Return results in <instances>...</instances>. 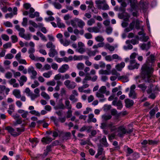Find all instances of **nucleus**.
<instances>
[{
	"mask_svg": "<svg viewBox=\"0 0 160 160\" xmlns=\"http://www.w3.org/2000/svg\"><path fill=\"white\" fill-rule=\"evenodd\" d=\"M141 76L146 82L149 83L154 82L155 81L151 78V74L153 72V69L147 64L143 65L141 68Z\"/></svg>",
	"mask_w": 160,
	"mask_h": 160,
	"instance_id": "1",
	"label": "nucleus"
},
{
	"mask_svg": "<svg viewBox=\"0 0 160 160\" xmlns=\"http://www.w3.org/2000/svg\"><path fill=\"white\" fill-rule=\"evenodd\" d=\"M135 52H133L130 56V65L128 66V68L130 70H132L135 69H138L140 66V64L136 62L135 59L137 56Z\"/></svg>",
	"mask_w": 160,
	"mask_h": 160,
	"instance_id": "2",
	"label": "nucleus"
},
{
	"mask_svg": "<svg viewBox=\"0 0 160 160\" xmlns=\"http://www.w3.org/2000/svg\"><path fill=\"white\" fill-rule=\"evenodd\" d=\"M149 3L148 1H142V0L139 2V7L143 12H146L148 8Z\"/></svg>",
	"mask_w": 160,
	"mask_h": 160,
	"instance_id": "3",
	"label": "nucleus"
},
{
	"mask_svg": "<svg viewBox=\"0 0 160 160\" xmlns=\"http://www.w3.org/2000/svg\"><path fill=\"white\" fill-rule=\"evenodd\" d=\"M64 84L68 89H74L76 86V83L75 82H71L68 80H66L64 82Z\"/></svg>",
	"mask_w": 160,
	"mask_h": 160,
	"instance_id": "4",
	"label": "nucleus"
},
{
	"mask_svg": "<svg viewBox=\"0 0 160 160\" xmlns=\"http://www.w3.org/2000/svg\"><path fill=\"white\" fill-rule=\"evenodd\" d=\"M5 129L7 130L9 133L12 136L16 137L19 135V133H17L15 132V129L12 127L8 126L5 127Z\"/></svg>",
	"mask_w": 160,
	"mask_h": 160,
	"instance_id": "5",
	"label": "nucleus"
},
{
	"mask_svg": "<svg viewBox=\"0 0 160 160\" xmlns=\"http://www.w3.org/2000/svg\"><path fill=\"white\" fill-rule=\"evenodd\" d=\"M55 139V138L53 139L51 137L47 136L46 137H43L42 138L41 141L43 144H48L51 142L52 140Z\"/></svg>",
	"mask_w": 160,
	"mask_h": 160,
	"instance_id": "6",
	"label": "nucleus"
},
{
	"mask_svg": "<svg viewBox=\"0 0 160 160\" xmlns=\"http://www.w3.org/2000/svg\"><path fill=\"white\" fill-rule=\"evenodd\" d=\"M130 3L131 8L132 11H136L138 6L137 5V1L136 0H129Z\"/></svg>",
	"mask_w": 160,
	"mask_h": 160,
	"instance_id": "7",
	"label": "nucleus"
},
{
	"mask_svg": "<svg viewBox=\"0 0 160 160\" xmlns=\"http://www.w3.org/2000/svg\"><path fill=\"white\" fill-rule=\"evenodd\" d=\"M98 153L95 156L96 158H98L99 156L100 155H102L104 152V149L102 148V146L101 144H99L98 145Z\"/></svg>",
	"mask_w": 160,
	"mask_h": 160,
	"instance_id": "8",
	"label": "nucleus"
},
{
	"mask_svg": "<svg viewBox=\"0 0 160 160\" xmlns=\"http://www.w3.org/2000/svg\"><path fill=\"white\" fill-rule=\"evenodd\" d=\"M69 68V67L68 64H64L58 69V71L59 72L63 73L65 72Z\"/></svg>",
	"mask_w": 160,
	"mask_h": 160,
	"instance_id": "9",
	"label": "nucleus"
},
{
	"mask_svg": "<svg viewBox=\"0 0 160 160\" xmlns=\"http://www.w3.org/2000/svg\"><path fill=\"white\" fill-rule=\"evenodd\" d=\"M124 150L126 152V155L127 156H129L130 154L133 153V149L130 148L127 146H124Z\"/></svg>",
	"mask_w": 160,
	"mask_h": 160,
	"instance_id": "10",
	"label": "nucleus"
},
{
	"mask_svg": "<svg viewBox=\"0 0 160 160\" xmlns=\"http://www.w3.org/2000/svg\"><path fill=\"white\" fill-rule=\"evenodd\" d=\"M128 76L129 75L120 76L118 77V80H121L123 82H127L129 80Z\"/></svg>",
	"mask_w": 160,
	"mask_h": 160,
	"instance_id": "11",
	"label": "nucleus"
},
{
	"mask_svg": "<svg viewBox=\"0 0 160 160\" xmlns=\"http://www.w3.org/2000/svg\"><path fill=\"white\" fill-rule=\"evenodd\" d=\"M125 106L127 108H129L132 106L134 104V102L132 100L129 99H127L125 100Z\"/></svg>",
	"mask_w": 160,
	"mask_h": 160,
	"instance_id": "12",
	"label": "nucleus"
},
{
	"mask_svg": "<svg viewBox=\"0 0 160 160\" xmlns=\"http://www.w3.org/2000/svg\"><path fill=\"white\" fill-rule=\"evenodd\" d=\"M139 157L138 153L135 152L128 158V160H136Z\"/></svg>",
	"mask_w": 160,
	"mask_h": 160,
	"instance_id": "13",
	"label": "nucleus"
},
{
	"mask_svg": "<svg viewBox=\"0 0 160 160\" xmlns=\"http://www.w3.org/2000/svg\"><path fill=\"white\" fill-rule=\"evenodd\" d=\"M58 54V52L55 50V48H50L48 55L50 57L53 58L54 56Z\"/></svg>",
	"mask_w": 160,
	"mask_h": 160,
	"instance_id": "14",
	"label": "nucleus"
},
{
	"mask_svg": "<svg viewBox=\"0 0 160 160\" xmlns=\"http://www.w3.org/2000/svg\"><path fill=\"white\" fill-rule=\"evenodd\" d=\"M100 142L105 147H108L109 146V144L107 141L106 137L105 136H104L100 140Z\"/></svg>",
	"mask_w": 160,
	"mask_h": 160,
	"instance_id": "15",
	"label": "nucleus"
},
{
	"mask_svg": "<svg viewBox=\"0 0 160 160\" xmlns=\"http://www.w3.org/2000/svg\"><path fill=\"white\" fill-rule=\"evenodd\" d=\"M94 115L93 114L91 113L88 115V118L87 120V122L89 123L91 122H96L97 121L96 118H93Z\"/></svg>",
	"mask_w": 160,
	"mask_h": 160,
	"instance_id": "16",
	"label": "nucleus"
},
{
	"mask_svg": "<svg viewBox=\"0 0 160 160\" xmlns=\"http://www.w3.org/2000/svg\"><path fill=\"white\" fill-rule=\"evenodd\" d=\"M112 122L109 123H108L106 122H103L101 124V128L102 129H106V128H109L112 126Z\"/></svg>",
	"mask_w": 160,
	"mask_h": 160,
	"instance_id": "17",
	"label": "nucleus"
},
{
	"mask_svg": "<svg viewBox=\"0 0 160 160\" xmlns=\"http://www.w3.org/2000/svg\"><path fill=\"white\" fill-rule=\"evenodd\" d=\"M125 65V63L122 62L118 64L116 66V68L118 71H121Z\"/></svg>",
	"mask_w": 160,
	"mask_h": 160,
	"instance_id": "18",
	"label": "nucleus"
},
{
	"mask_svg": "<svg viewBox=\"0 0 160 160\" xmlns=\"http://www.w3.org/2000/svg\"><path fill=\"white\" fill-rule=\"evenodd\" d=\"M29 141L32 143V146L33 148L35 147L36 145V144L38 142V141L36 138L33 139L30 138L29 139Z\"/></svg>",
	"mask_w": 160,
	"mask_h": 160,
	"instance_id": "19",
	"label": "nucleus"
},
{
	"mask_svg": "<svg viewBox=\"0 0 160 160\" xmlns=\"http://www.w3.org/2000/svg\"><path fill=\"white\" fill-rule=\"evenodd\" d=\"M52 147L51 145H48L46 147V149L44 150V152L43 153V154L45 156H47L48 155V152L51 151Z\"/></svg>",
	"mask_w": 160,
	"mask_h": 160,
	"instance_id": "20",
	"label": "nucleus"
},
{
	"mask_svg": "<svg viewBox=\"0 0 160 160\" xmlns=\"http://www.w3.org/2000/svg\"><path fill=\"white\" fill-rule=\"evenodd\" d=\"M13 94L17 98H19L21 97L20 92L19 90L15 89L13 91Z\"/></svg>",
	"mask_w": 160,
	"mask_h": 160,
	"instance_id": "21",
	"label": "nucleus"
},
{
	"mask_svg": "<svg viewBox=\"0 0 160 160\" xmlns=\"http://www.w3.org/2000/svg\"><path fill=\"white\" fill-rule=\"evenodd\" d=\"M129 96L133 99H135L137 98V94L135 91H131L129 93Z\"/></svg>",
	"mask_w": 160,
	"mask_h": 160,
	"instance_id": "22",
	"label": "nucleus"
},
{
	"mask_svg": "<svg viewBox=\"0 0 160 160\" xmlns=\"http://www.w3.org/2000/svg\"><path fill=\"white\" fill-rule=\"evenodd\" d=\"M112 116L110 115L104 114L102 116V118L103 121H106L110 120L112 118Z\"/></svg>",
	"mask_w": 160,
	"mask_h": 160,
	"instance_id": "23",
	"label": "nucleus"
},
{
	"mask_svg": "<svg viewBox=\"0 0 160 160\" xmlns=\"http://www.w3.org/2000/svg\"><path fill=\"white\" fill-rule=\"evenodd\" d=\"M57 24L58 27L59 28H64L65 27V24L60 22V19L59 18H57Z\"/></svg>",
	"mask_w": 160,
	"mask_h": 160,
	"instance_id": "24",
	"label": "nucleus"
},
{
	"mask_svg": "<svg viewBox=\"0 0 160 160\" xmlns=\"http://www.w3.org/2000/svg\"><path fill=\"white\" fill-rule=\"evenodd\" d=\"M71 136V134L70 132H67L65 133L62 136V138L63 140H67Z\"/></svg>",
	"mask_w": 160,
	"mask_h": 160,
	"instance_id": "25",
	"label": "nucleus"
},
{
	"mask_svg": "<svg viewBox=\"0 0 160 160\" xmlns=\"http://www.w3.org/2000/svg\"><path fill=\"white\" fill-rule=\"evenodd\" d=\"M112 145L115 146L114 150L119 151L120 149V147L118 145V142L116 141H114L112 143Z\"/></svg>",
	"mask_w": 160,
	"mask_h": 160,
	"instance_id": "26",
	"label": "nucleus"
},
{
	"mask_svg": "<svg viewBox=\"0 0 160 160\" xmlns=\"http://www.w3.org/2000/svg\"><path fill=\"white\" fill-rule=\"evenodd\" d=\"M79 21L78 18H75L74 20H71V24L72 26L74 28H77V26L75 22H78Z\"/></svg>",
	"mask_w": 160,
	"mask_h": 160,
	"instance_id": "27",
	"label": "nucleus"
},
{
	"mask_svg": "<svg viewBox=\"0 0 160 160\" xmlns=\"http://www.w3.org/2000/svg\"><path fill=\"white\" fill-rule=\"evenodd\" d=\"M46 47L48 48H55V46L53 44L52 42H48L46 44Z\"/></svg>",
	"mask_w": 160,
	"mask_h": 160,
	"instance_id": "28",
	"label": "nucleus"
},
{
	"mask_svg": "<svg viewBox=\"0 0 160 160\" xmlns=\"http://www.w3.org/2000/svg\"><path fill=\"white\" fill-rule=\"evenodd\" d=\"M121 131L123 134H125L127 133V131L123 126H121L118 128V132Z\"/></svg>",
	"mask_w": 160,
	"mask_h": 160,
	"instance_id": "29",
	"label": "nucleus"
},
{
	"mask_svg": "<svg viewBox=\"0 0 160 160\" xmlns=\"http://www.w3.org/2000/svg\"><path fill=\"white\" fill-rule=\"evenodd\" d=\"M65 104L66 108L68 109H71L72 106L70 104V102L68 100H66L65 101Z\"/></svg>",
	"mask_w": 160,
	"mask_h": 160,
	"instance_id": "30",
	"label": "nucleus"
},
{
	"mask_svg": "<svg viewBox=\"0 0 160 160\" xmlns=\"http://www.w3.org/2000/svg\"><path fill=\"white\" fill-rule=\"evenodd\" d=\"M156 108V111H158V110L157 107H156L154 108H153L149 112V113L150 115V116L152 117L154 116L155 114V113L156 111L155 108Z\"/></svg>",
	"mask_w": 160,
	"mask_h": 160,
	"instance_id": "31",
	"label": "nucleus"
},
{
	"mask_svg": "<svg viewBox=\"0 0 160 160\" xmlns=\"http://www.w3.org/2000/svg\"><path fill=\"white\" fill-rule=\"evenodd\" d=\"M78 22V27L81 28H82L85 25V22L81 20H79V21Z\"/></svg>",
	"mask_w": 160,
	"mask_h": 160,
	"instance_id": "32",
	"label": "nucleus"
},
{
	"mask_svg": "<svg viewBox=\"0 0 160 160\" xmlns=\"http://www.w3.org/2000/svg\"><path fill=\"white\" fill-rule=\"evenodd\" d=\"M138 87L141 88L143 92L145 91L147 88V86H146L144 83H142L138 85Z\"/></svg>",
	"mask_w": 160,
	"mask_h": 160,
	"instance_id": "33",
	"label": "nucleus"
},
{
	"mask_svg": "<svg viewBox=\"0 0 160 160\" xmlns=\"http://www.w3.org/2000/svg\"><path fill=\"white\" fill-rule=\"evenodd\" d=\"M55 108L56 109H64L66 108V107L62 102H61L58 105V107H56Z\"/></svg>",
	"mask_w": 160,
	"mask_h": 160,
	"instance_id": "34",
	"label": "nucleus"
},
{
	"mask_svg": "<svg viewBox=\"0 0 160 160\" xmlns=\"http://www.w3.org/2000/svg\"><path fill=\"white\" fill-rule=\"evenodd\" d=\"M69 99L72 101V102L74 103L77 102L78 101V99L75 98V96L72 94L71 95L69 98Z\"/></svg>",
	"mask_w": 160,
	"mask_h": 160,
	"instance_id": "35",
	"label": "nucleus"
},
{
	"mask_svg": "<svg viewBox=\"0 0 160 160\" xmlns=\"http://www.w3.org/2000/svg\"><path fill=\"white\" fill-rule=\"evenodd\" d=\"M106 91V88L105 86H102L99 89L98 92L102 93L104 94Z\"/></svg>",
	"mask_w": 160,
	"mask_h": 160,
	"instance_id": "36",
	"label": "nucleus"
},
{
	"mask_svg": "<svg viewBox=\"0 0 160 160\" xmlns=\"http://www.w3.org/2000/svg\"><path fill=\"white\" fill-rule=\"evenodd\" d=\"M41 95L46 99L48 100L50 98L49 95L47 94L45 92H42L41 93Z\"/></svg>",
	"mask_w": 160,
	"mask_h": 160,
	"instance_id": "37",
	"label": "nucleus"
},
{
	"mask_svg": "<svg viewBox=\"0 0 160 160\" xmlns=\"http://www.w3.org/2000/svg\"><path fill=\"white\" fill-rule=\"evenodd\" d=\"M95 40L98 42H102L104 41V39L102 36H98L95 38Z\"/></svg>",
	"mask_w": 160,
	"mask_h": 160,
	"instance_id": "38",
	"label": "nucleus"
},
{
	"mask_svg": "<svg viewBox=\"0 0 160 160\" xmlns=\"http://www.w3.org/2000/svg\"><path fill=\"white\" fill-rule=\"evenodd\" d=\"M53 5L57 9H59L62 8L61 5L58 2H54L53 3Z\"/></svg>",
	"mask_w": 160,
	"mask_h": 160,
	"instance_id": "39",
	"label": "nucleus"
},
{
	"mask_svg": "<svg viewBox=\"0 0 160 160\" xmlns=\"http://www.w3.org/2000/svg\"><path fill=\"white\" fill-rule=\"evenodd\" d=\"M52 74V72L51 71H48V72H45L43 73V76L46 78H49L50 75Z\"/></svg>",
	"mask_w": 160,
	"mask_h": 160,
	"instance_id": "40",
	"label": "nucleus"
},
{
	"mask_svg": "<svg viewBox=\"0 0 160 160\" xmlns=\"http://www.w3.org/2000/svg\"><path fill=\"white\" fill-rule=\"evenodd\" d=\"M39 94H35L32 93V92L29 95L32 100H34L35 98L39 96Z\"/></svg>",
	"mask_w": 160,
	"mask_h": 160,
	"instance_id": "41",
	"label": "nucleus"
},
{
	"mask_svg": "<svg viewBox=\"0 0 160 160\" xmlns=\"http://www.w3.org/2000/svg\"><path fill=\"white\" fill-rule=\"evenodd\" d=\"M135 27L137 30L140 29V22L138 19H137L135 21Z\"/></svg>",
	"mask_w": 160,
	"mask_h": 160,
	"instance_id": "42",
	"label": "nucleus"
},
{
	"mask_svg": "<svg viewBox=\"0 0 160 160\" xmlns=\"http://www.w3.org/2000/svg\"><path fill=\"white\" fill-rule=\"evenodd\" d=\"M95 22V20L93 18H90L87 22V24L89 26H91L93 23Z\"/></svg>",
	"mask_w": 160,
	"mask_h": 160,
	"instance_id": "43",
	"label": "nucleus"
},
{
	"mask_svg": "<svg viewBox=\"0 0 160 160\" xmlns=\"http://www.w3.org/2000/svg\"><path fill=\"white\" fill-rule=\"evenodd\" d=\"M11 38L13 43L17 42L18 41V38L16 35H12L11 37Z\"/></svg>",
	"mask_w": 160,
	"mask_h": 160,
	"instance_id": "44",
	"label": "nucleus"
},
{
	"mask_svg": "<svg viewBox=\"0 0 160 160\" xmlns=\"http://www.w3.org/2000/svg\"><path fill=\"white\" fill-rule=\"evenodd\" d=\"M148 143V141L146 140H144L141 142V144L142 145L141 148H145L147 147V144Z\"/></svg>",
	"mask_w": 160,
	"mask_h": 160,
	"instance_id": "45",
	"label": "nucleus"
},
{
	"mask_svg": "<svg viewBox=\"0 0 160 160\" xmlns=\"http://www.w3.org/2000/svg\"><path fill=\"white\" fill-rule=\"evenodd\" d=\"M158 142L156 140H149L148 144L150 145H157L158 143Z\"/></svg>",
	"mask_w": 160,
	"mask_h": 160,
	"instance_id": "46",
	"label": "nucleus"
},
{
	"mask_svg": "<svg viewBox=\"0 0 160 160\" xmlns=\"http://www.w3.org/2000/svg\"><path fill=\"white\" fill-rule=\"evenodd\" d=\"M117 106L118 107L117 108V109H121L122 107V102L120 101L119 100L117 102V103L116 104Z\"/></svg>",
	"mask_w": 160,
	"mask_h": 160,
	"instance_id": "47",
	"label": "nucleus"
},
{
	"mask_svg": "<svg viewBox=\"0 0 160 160\" xmlns=\"http://www.w3.org/2000/svg\"><path fill=\"white\" fill-rule=\"evenodd\" d=\"M1 37L2 39L6 41H8L9 40V36L6 34H3L1 35Z\"/></svg>",
	"mask_w": 160,
	"mask_h": 160,
	"instance_id": "48",
	"label": "nucleus"
},
{
	"mask_svg": "<svg viewBox=\"0 0 160 160\" xmlns=\"http://www.w3.org/2000/svg\"><path fill=\"white\" fill-rule=\"evenodd\" d=\"M77 68L79 70H83L84 68V65L82 63H79L78 64Z\"/></svg>",
	"mask_w": 160,
	"mask_h": 160,
	"instance_id": "49",
	"label": "nucleus"
},
{
	"mask_svg": "<svg viewBox=\"0 0 160 160\" xmlns=\"http://www.w3.org/2000/svg\"><path fill=\"white\" fill-rule=\"evenodd\" d=\"M28 19L26 18H24L23 19V21L22 23V25L26 27L27 25Z\"/></svg>",
	"mask_w": 160,
	"mask_h": 160,
	"instance_id": "50",
	"label": "nucleus"
},
{
	"mask_svg": "<svg viewBox=\"0 0 160 160\" xmlns=\"http://www.w3.org/2000/svg\"><path fill=\"white\" fill-rule=\"evenodd\" d=\"M32 75L31 76V78L32 79H34L36 78V76L37 74V72L34 70L32 71Z\"/></svg>",
	"mask_w": 160,
	"mask_h": 160,
	"instance_id": "51",
	"label": "nucleus"
},
{
	"mask_svg": "<svg viewBox=\"0 0 160 160\" xmlns=\"http://www.w3.org/2000/svg\"><path fill=\"white\" fill-rule=\"evenodd\" d=\"M51 145H52V146H56L58 145H61V144H60V142L58 140H56L53 141Z\"/></svg>",
	"mask_w": 160,
	"mask_h": 160,
	"instance_id": "52",
	"label": "nucleus"
},
{
	"mask_svg": "<svg viewBox=\"0 0 160 160\" xmlns=\"http://www.w3.org/2000/svg\"><path fill=\"white\" fill-rule=\"evenodd\" d=\"M72 111L71 109H68V111L67 112V115L66 118H69L71 117L72 116Z\"/></svg>",
	"mask_w": 160,
	"mask_h": 160,
	"instance_id": "53",
	"label": "nucleus"
},
{
	"mask_svg": "<svg viewBox=\"0 0 160 160\" xmlns=\"http://www.w3.org/2000/svg\"><path fill=\"white\" fill-rule=\"evenodd\" d=\"M85 38L87 39H91L92 38V36L91 34L89 33H86L84 34Z\"/></svg>",
	"mask_w": 160,
	"mask_h": 160,
	"instance_id": "54",
	"label": "nucleus"
},
{
	"mask_svg": "<svg viewBox=\"0 0 160 160\" xmlns=\"http://www.w3.org/2000/svg\"><path fill=\"white\" fill-rule=\"evenodd\" d=\"M12 74L9 72H8L5 74V77L7 79H10L12 77Z\"/></svg>",
	"mask_w": 160,
	"mask_h": 160,
	"instance_id": "55",
	"label": "nucleus"
},
{
	"mask_svg": "<svg viewBox=\"0 0 160 160\" xmlns=\"http://www.w3.org/2000/svg\"><path fill=\"white\" fill-rule=\"evenodd\" d=\"M29 23L30 24L32 25L33 27L36 28H37L38 27V25L35 22L32 21V20H29Z\"/></svg>",
	"mask_w": 160,
	"mask_h": 160,
	"instance_id": "56",
	"label": "nucleus"
},
{
	"mask_svg": "<svg viewBox=\"0 0 160 160\" xmlns=\"http://www.w3.org/2000/svg\"><path fill=\"white\" fill-rule=\"evenodd\" d=\"M99 73L101 74L108 75L109 74L107 70H100L99 71Z\"/></svg>",
	"mask_w": 160,
	"mask_h": 160,
	"instance_id": "57",
	"label": "nucleus"
},
{
	"mask_svg": "<svg viewBox=\"0 0 160 160\" xmlns=\"http://www.w3.org/2000/svg\"><path fill=\"white\" fill-rule=\"evenodd\" d=\"M149 60L150 59V62L152 63L154 62L155 61V56L153 54L151 55L149 57H148Z\"/></svg>",
	"mask_w": 160,
	"mask_h": 160,
	"instance_id": "58",
	"label": "nucleus"
},
{
	"mask_svg": "<svg viewBox=\"0 0 160 160\" xmlns=\"http://www.w3.org/2000/svg\"><path fill=\"white\" fill-rule=\"evenodd\" d=\"M112 29L111 27H109L106 29V32L108 34H110L112 32Z\"/></svg>",
	"mask_w": 160,
	"mask_h": 160,
	"instance_id": "59",
	"label": "nucleus"
},
{
	"mask_svg": "<svg viewBox=\"0 0 160 160\" xmlns=\"http://www.w3.org/2000/svg\"><path fill=\"white\" fill-rule=\"evenodd\" d=\"M13 57V56L11 53L7 54L5 57V59H11Z\"/></svg>",
	"mask_w": 160,
	"mask_h": 160,
	"instance_id": "60",
	"label": "nucleus"
},
{
	"mask_svg": "<svg viewBox=\"0 0 160 160\" xmlns=\"http://www.w3.org/2000/svg\"><path fill=\"white\" fill-rule=\"evenodd\" d=\"M81 142H80V144L81 145H85L87 144H89L88 142H89V140H87L86 141H84L82 139Z\"/></svg>",
	"mask_w": 160,
	"mask_h": 160,
	"instance_id": "61",
	"label": "nucleus"
},
{
	"mask_svg": "<svg viewBox=\"0 0 160 160\" xmlns=\"http://www.w3.org/2000/svg\"><path fill=\"white\" fill-rule=\"evenodd\" d=\"M4 24L6 27H12V24L11 22L8 21H7L4 22Z\"/></svg>",
	"mask_w": 160,
	"mask_h": 160,
	"instance_id": "62",
	"label": "nucleus"
},
{
	"mask_svg": "<svg viewBox=\"0 0 160 160\" xmlns=\"http://www.w3.org/2000/svg\"><path fill=\"white\" fill-rule=\"evenodd\" d=\"M135 26V21L133 20L132 22L130 23L129 25V27L131 28V29H133L134 26Z\"/></svg>",
	"mask_w": 160,
	"mask_h": 160,
	"instance_id": "63",
	"label": "nucleus"
},
{
	"mask_svg": "<svg viewBox=\"0 0 160 160\" xmlns=\"http://www.w3.org/2000/svg\"><path fill=\"white\" fill-rule=\"evenodd\" d=\"M62 75L60 73H58L54 77V79L55 80H58L60 79L61 78Z\"/></svg>",
	"mask_w": 160,
	"mask_h": 160,
	"instance_id": "64",
	"label": "nucleus"
}]
</instances>
